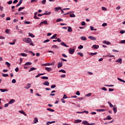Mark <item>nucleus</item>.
Here are the masks:
<instances>
[{
    "mask_svg": "<svg viewBox=\"0 0 125 125\" xmlns=\"http://www.w3.org/2000/svg\"><path fill=\"white\" fill-rule=\"evenodd\" d=\"M12 83H16V80H15V79H13V80H12Z\"/></svg>",
    "mask_w": 125,
    "mask_h": 125,
    "instance_id": "58",
    "label": "nucleus"
},
{
    "mask_svg": "<svg viewBox=\"0 0 125 125\" xmlns=\"http://www.w3.org/2000/svg\"><path fill=\"white\" fill-rule=\"evenodd\" d=\"M78 48L79 49H83V45H80L79 46H78Z\"/></svg>",
    "mask_w": 125,
    "mask_h": 125,
    "instance_id": "42",
    "label": "nucleus"
},
{
    "mask_svg": "<svg viewBox=\"0 0 125 125\" xmlns=\"http://www.w3.org/2000/svg\"><path fill=\"white\" fill-rule=\"evenodd\" d=\"M108 104H109L110 107H114V105L113 104H112L111 103H110L109 102H108Z\"/></svg>",
    "mask_w": 125,
    "mask_h": 125,
    "instance_id": "49",
    "label": "nucleus"
},
{
    "mask_svg": "<svg viewBox=\"0 0 125 125\" xmlns=\"http://www.w3.org/2000/svg\"><path fill=\"white\" fill-rule=\"evenodd\" d=\"M52 48H59L58 46L56 45H54L52 46Z\"/></svg>",
    "mask_w": 125,
    "mask_h": 125,
    "instance_id": "43",
    "label": "nucleus"
},
{
    "mask_svg": "<svg viewBox=\"0 0 125 125\" xmlns=\"http://www.w3.org/2000/svg\"><path fill=\"white\" fill-rule=\"evenodd\" d=\"M96 111H97L98 112H104V111H105V109H97Z\"/></svg>",
    "mask_w": 125,
    "mask_h": 125,
    "instance_id": "32",
    "label": "nucleus"
},
{
    "mask_svg": "<svg viewBox=\"0 0 125 125\" xmlns=\"http://www.w3.org/2000/svg\"><path fill=\"white\" fill-rule=\"evenodd\" d=\"M67 98H68V97H67V95H64L63 97H62V99H67Z\"/></svg>",
    "mask_w": 125,
    "mask_h": 125,
    "instance_id": "51",
    "label": "nucleus"
},
{
    "mask_svg": "<svg viewBox=\"0 0 125 125\" xmlns=\"http://www.w3.org/2000/svg\"><path fill=\"white\" fill-rule=\"evenodd\" d=\"M57 36V34L54 35L53 36H52L51 37V38H50L51 40H53V39H55V38H56Z\"/></svg>",
    "mask_w": 125,
    "mask_h": 125,
    "instance_id": "39",
    "label": "nucleus"
},
{
    "mask_svg": "<svg viewBox=\"0 0 125 125\" xmlns=\"http://www.w3.org/2000/svg\"><path fill=\"white\" fill-rule=\"evenodd\" d=\"M12 3V0H9L8 2H7L8 4H11Z\"/></svg>",
    "mask_w": 125,
    "mask_h": 125,
    "instance_id": "63",
    "label": "nucleus"
},
{
    "mask_svg": "<svg viewBox=\"0 0 125 125\" xmlns=\"http://www.w3.org/2000/svg\"><path fill=\"white\" fill-rule=\"evenodd\" d=\"M117 79L120 82H121L122 83H125V81L123 80V79H122V78H118Z\"/></svg>",
    "mask_w": 125,
    "mask_h": 125,
    "instance_id": "26",
    "label": "nucleus"
},
{
    "mask_svg": "<svg viewBox=\"0 0 125 125\" xmlns=\"http://www.w3.org/2000/svg\"><path fill=\"white\" fill-rule=\"evenodd\" d=\"M20 55L21 56H23V57H26V56H27V54L24 53H21Z\"/></svg>",
    "mask_w": 125,
    "mask_h": 125,
    "instance_id": "37",
    "label": "nucleus"
},
{
    "mask_svg": "<svg viewBox=\"0 0 125 125\" xmlns=\"http://www.w3.org/2000/svg\"><path fill=\"white\" fill-rule=\"evenodd\" d=\"M59 10H61V7H57L55 8V11L56 12H58V11H59Z\"/></svg>",
    "mask_w": 125,
    "mask_h": 125,
    "instance_id": "9",
    "label": "nucleus"
},
{
    "mask_svg": "<svg viewBox=\"0 0 125 125\" xmlns=\"http://www.w3.org/2000/svg\"><path fill=\"white\" fill-rule=\"evenodd\" d=\"M113 110L114 112V114H116L117 113V106L116 105H114L113 108Z\"/></svg>",
    "mask_w": 125,
    "mask_h": 125,
    "instance_id": "17",
    "label": "nucleus"
},
{
    "mask_svg": "<svg viewBox=\"0 0 125 125\" xmlns=\"http://www.w3.org/2000/svg\"><path fill=\"white\" fill-rule=\"evenodd\" d=\"M25 9V7H20L18 9V11H21V10H23V9Z\"/></svg>",
    "mask_w": 125,
    "mask_h": 125,
    "instance_id": "40",
    "label": "nucleus"
},
{
    "mask_svg": "<svg viewBox=\"0 0 125 125\" xmlns=\"http://www.w3.org/2000/svg\"><path fill=\"white\" fill-rule=\"evenodd\" d=\"M30 87H31V83H28L27 84L26 87H24V88H25L26 89H29Z\"/></svg>",
    "mask_w": 125,
    "mask_h": 125,
    "instance_id": "11",
    "label": "nucleus"
},
{
    "mask_svg": "<svg viewBox=\"0 0 125 125\" xmlns=\"http://www.w3.org/2000/svg\"><path fill=\"white\" fill-rule=\"evenodd\" d=\"M28 35H29V36L31 37V38H35V35H33L32 33H29Z\"/></svg>",
    "mask_w": 125,
    "mask_h": 125,
    "instance_id": "31",
    "label": "nucleus"
},
{
    "mask_svg": "<svg viewBox=\"0 0 125 125\" xmlns=\"http://www.w3.org/2000/svg\"><path fill=\"white\" fill-rule=\"evenodd\" d=\"M37 123H39V119L37 117H35L33 120V124H37Z\"/></svg>",
    "mask_w": 125,
    "mask_h": 125,
    "instance_id": "7",
    "label": "nucleus"
},
{
    "mask_svg": "<svg viewBox=\"0 0 125 125\" xmlns=\"http://www.w3.org/2000/svg\"><path fill=\"white\" fill-rule=\"evenodd\" d=\"M61 44V45H62V46H65V47H69V46L66 44V43H64V42H62Z\"/></svg>",
    "mask_w": 125,
    "mask_h": 125,
    "instance_id": "15",
    "label": "nucleus"
},
{
    "mask_svg": "<svg viewBox=\"0 0 125 125\" xmlns=\"http://www.w3.org/2000/svg\"><path fill=\"white\" fill-rule=\"evenodd\" d=\"M70 17H71V18L76 17V15H75V14H71L70 15Z\"/></svg>",
    "mask_w": 125,
    "mask_h": 125,
    "instance_id": "45",
    "label": "nucleus"
},
{
    "mask_svg": "<svg viewBox=\"0 0 125 125\" xmlns=\"http://www.w3.org/2000/svg\"><path fill=\"white\" fill-rule=\"evenodd\" d=\"M92 48H94L95 49H98V48H99V45L96 44L93 45Z\"/></svg>",
    "mask_w": 125,
    "mask_h": 125,
    "instance_id": "8",
    "label": "nucleus"
},
{
    "mask_svg": "<svg viewBox=\"0 0 125 125\" xmlns=\"http://www.w3.org/2000/svg\"><path fill=\"white\" fill-rule=\"evenodd\" d=\"M103 27H106L107 26V23H104L102 24Z\"/></svg>",
    "mask_w": 125,
    "mask_h": 125,
    "instance_id": "60",
    "label": "nucleus"
},
{
    "mask_svg": "<svg viewBox=\"0 0 125 125\" xmlns=\"http://www.w3.org/2000/svg\"><path fill=\"white\" fill-rule=\"evenodd\" d=\"M51 65H52V63H46L43 64L42 66H51Z\"/></svg>",
    "mask_w": 125,
    "mask_h": 125,
    "instance_id": "18",
    "label": "nucleus"
},
{
    "mask_svg": "<svg viewBox=\"0 0 125 125\" xmlns=\"http://www.w3.org/2000/svg\"><path fill=\"white\" fill-rule=\"evenodd\" d=\"M23 42H25L27 43H29L30 42H32V39L30 38H24L23 39Z\"/></svg>",
    "mask_w": 125,
    "mask_h": 125,
    "instance_id": "1",
    "label": "nucleus"
},
{
    "mask_svg": "<svg viewBox=\"0 0 125 125\" xmlns=\"http://www.w3.org/2000/svg\"><path fill=\"white\" fill-rule=\"evenodd\" d=\"M106 120H112V117H111V116H110V115H108L106 118Z\"/></svg>",
    "mask_w": 125,
    "mask_h": 125,
    "instance_id": "44",
    "label": "nucleus"
},
{
    "mask_svg": "<svg viewBox=\"0 0 125 125\" xmlns=\"http://www.w3.org/2000/svg\"><path fill=\"white\" fill-rule=\"evenodd\" d=\"M68 52L69 54L73 55L75 53V49H72L70 48L68 49Z\"/></svg>",
    "mask_w": 125,
    "mask_h": 125,
    "instance_id": "2",
    "label": "nucleus"
},
{
    "mask_svg": "<svg viewBox=\"0 0 125 125\" xmlns=\"http://www.w3.org/2000/svg\"><path fill=\"white\" fill-rule=\"evenodd\" d=\"M29 52L31 54V55H32V56H35V55H36V54L33 53L32 51H29Z\"/></svg>",
    "mask_w": 125,
    "mask_h": 125,
    "instance_id": "35",
    "label": "nucleus"
},
{
    "mask_svg": "<svg viewBox=\"0 0 125 125\" xmlns=\"http://www.w3.org/2000/svg\"><path fill=\"white\" fill-rule=\"evenodd\" d=\"M65 77H66V75L65 74H62L61 75V78H65Z\"/></svg>",
    "mask_w": 125,
    "mask_h": 125,
    "instance_id": "64",
    "label": "nucleus"
},
{
    "mask_svg": "<svg viewBox=\"0 0 125 125\" xmlns=\"http://www.w3.org/2000/svg\"><path fill=\"white\" fill-rule=\"evenodd\" d=\"M96 54H97V52L90 53V55H91V56H95V55H96Z\"/></svg>",
    "mask_w": 125,
    "mask_h": 125,
    "instance_id": "33",
    "label": "nucleus"
},
{
    "mask_svg": "<svg viewBox=\"0 0 125 125\" xmlns=\"http://www.w3.org/2000/svg\"><path fill=\"white\" fill-rule=\"evenodd\" d=\"M88 38L90 40H91V41H96V38H95L94 36H90Z\"/></svg>",
    "mask_w": 125,
    "mask_h": 125,
    "instance_id": "5",
    "label": "nucleus"
},
{
    "mask_svg": "<svg viewBox=\"0 0 125 125\" xmlns=\"http://www.w3.org/2000/svg\"><path fill=\"white\" fill-rule=\"evenodd\" d=\"M74 124H80V123H82V120L80 119H78V120H76L74 121Z\"/></svg>",
    "mask_w": 125,
    "mask_h": 125,
    "instance_id": "10",
    "label": "nucleus"
},
{
    "mask_svg": "<svg viewBox=\"0 0 125 125\" xmlns=\"http://www.w3.org/2000/svg\"><path fill=\"white\" fill-rule=\"evenodd\" d=\"M5 33L6 34H9V29H6Z\"/></svg>",
    "mask_w": 125,
    "mask_h": 125,
    "instance_id": "59",
    "label": "nucleus"
},
{
    "mask_svg": "<svg viewBox=\"0 0 125 125\" xmlns=\"http://www.w3.org/2000/svg\"><path fill=\"white\" fill-rule=\"evenodd\" d=\"M82 41H86L87 40L86 37L84 36H82L80 38Z\"/></svg>",
    "mask_w": 125,
    "mask_h": 125,
    "instance_id": "27",
    "label": "nucleus"
},
{
    "mask_svg": "<svg viewBox=\"0 0 125 125\" xmlns=\"http://www.w3.org/2000/svg\"><path fill=\"white\" fill-rule=\"evenodd\" d=\"M87 74H88V75H90V76L93 75V73H92V72H89V71H88V72H87Z\"/></svg>",
    "mask_w": 125,
    "mask_h": 125,
    "instance_id": "57",
    "label": "nucleus"
},
{
    "mask_svg": "<svg viewBox=\"0 0 125 125\" xmlns=\"http://www.w3.org/2000/svg\"><path fill=\"white\" fill-rule=\"evenodd\" d=\"M91 96V93H88L85 95V96H86L87 97H89V96Z\"/></svg>",
    "mask_w": 125,
    "mask_h": 125,
    "instance_id": "48",
    "label": "nucleus"
},
{
    "mask_svg": "<svg viewBox=\"0 0 125 125\" xmlns=\"http://www.w3.org/2000/svg\"><path fill=\"white\" fill-rule=\"evenodd\" d=\"M41 79H42V80H48V77H46V76H42L41 77Z\"/></svg>",
    "mask_w": 125,
    "mask_h": 125,
    "instance_id": "30",
    "label": "nucleus"
},
{
    "mask_svg": "<svg viewBox=\"0 0 125 125\" xmlns=\"http://www.w3.org/2000/svg\"><path fill=\"white\" fill-rule=\"evenodd\" d=\"M107 56H108V57H115V56L112 55H111V54H108L107 55Z\"/></svg>",
    "mask_w": 125,
    "mask_h": 125,
    "instance_id": "54",
    "label": "nucleus"
},
{
    "mask_svg": "<svg viewBox=\"0 0 125 125\" xmlns=\"http://www.w3.org/2000/svg\"><path fill=\"white\" fill-rule=\"evenodd\" d=\"M35 70H37V68L36 67H31L29 70L28 72H32V71H35Z\"/></svg>",
    "mask_w": 125,
    "mask_h": 125,
    "instance_id": "22",
    "label": "nucleus"
},
{
    "mask_svg": "<svg viewBox=\"0 0 125 125\" xmlns=\"http://www.w3.org/2000/svg\"><path fill=\"white\" fill-rule=\"evenodd\" d=\"M76 95H78L80 96L81 95V93H80V92L79 91H78L76 93Z\"/></svg>",
    "mask_w": 125,
    "mask_h": 125,
    "instance_id": "61",
    "label": "nucleus"
},
{
    "mask_svg": "<svg viewBox=\"0 0 125 125\" xmlns=\"http://www.w3.org/2000/svg\"><path fill=\"white\" fill-rule=\"evenodd\" d=\"M42 24H44L45 25H47V24H48L47 23V21H46V20L42 21Z\"/></svg>",
    "mask_w": 125,
    "mask_h": 125,
    "instance_id": "34",
    "label": "nucleus"
},
{
    "mask_svg": "<svg viewBox=\"0 0 125 125\" xmlns=\"http://www.w3.org/2000/svg\"><path fill=\"white\" fill-rule=\"evenodd\" d=\"M44 15H50L51 14V12L46 11L45 13H43Z\"/></svg>",
    "mask_w": 125,
    "mask_h": 125,
    "instance_id": "24",
    "label": "nucleus"
},
{
    "mask_svg": "<svg viewBox=\"0 0 125 125\" xmlns=\"http://www.w3.org/2000/svg\"><path fill=\"white\" fill-rule=\"evenodd\" d=\"M43 85L48 86V85H49V82H48V81H45V82L43 83Z\"/></svg>",
    "mask_w": 125,
    "mask_h": 125,
    "instance_id": "13",
    "label": "nucleus"
},
{
    "mask_svg": "<svg viewBox=\"0 0 125 125\" xmlns=\"http://www.w3.org/2000/svg\"><path fill=\"white\" fill-rule=\"evenodd\" d=\"M31 22L28 21H24V24H27V25H29V24H30Z\"/></svg>",
    "mask_w": 125,
    "mask_h": 125,
    "instance_id": "53",
    "label": "nucleus"
},
{
    "mask_svg": "<svg viewBox=\"0 0 125 125\" xmlns=\"http://www.w3.org/2000/svg\"><path fill=\"white\" fill-rule=\"evenodd\" d=\"M103 43H104L105 44H107V45H109V44H111V42H107L106 41H103Z\"/></svg>",
    "mask_w": 125,
    "mask_h": 125,
    "instance_id": "20",
    "label": "nucleus"
},
{
    "mask_svg": "<svg viewBox=\"0 0 125 125\" xmlns=\"http://www.w3.org/2000/svg\"><path fill=\"white\" fill-rule=\"evenodd\" d=\"M78 55H80V56H81V57H83V53H82V52H78Z\"/></svg>",
    "mask_w": 125,
    "mask_h": 125,
    "instance_id": "41",
    "label": "nucleus"
},
{
    "mask_svg": "<svg viewBox=\"0 0 125 125\" xmlns=\"http://www.w3.org/2000/svg\"><path fill=\"white\" fill-rule=\"evenodd\" d=\"M22 2H23V0H20L19 3L16 5V7H18V6H20L21 5Z\"/></svg>",
    "mask_w": 125,
    "mask_h": 125,
    "instance_id": "6",
    "label": "nucleus"
},
{
    "mask_svg": "<svg viewBox=\"0 0 125 125\" xmlns=\"http://www.w3.org/2000/svg\"><path fill=\"white\" fill-rule=\"evenodd\" d=\"M57 22H61V21H63L62 19H57Z\"/></svg>",
    "mask_w": 125,
    "mask_h": 125,
    "instance_id": "47",
    "label": "nucleus"
},
{
    "mask_svg": "<svg viewBox=\"0 0 125 125\" xmlns=\"http://www.w3.org/2000/svg\"><path fill=\"white\" fill-rule=\"evenodd\" d=\"M47 111H49L50 112H54V109H52L50 108H46Z\"/></svg>",
    "mask_w": 125,
    "mask_h": 125,
    "instance_id": "36",
    "label": "nucleus"
},
{
    "mask_svg": "<svg viewBox=\"0 0 125 125\" xmlns=\"http://www.w3.org/2000/svg\"><path fill=\"white\" fill-rule=\"evenodd\" d=\"M49 41H50L49 40L47 39V40L44 41L43 42V43H45V42H49Z\"/></svg>",
    "mask_w": 125,
    "mask_h": 125,
    "instance_id": "55",
    "label": "nucleus"
},
{
    "mask_svg": "<svg viewBox=\"0 0 125 125\" xmlns=\"http://www.w3.org/2000/svg\"><path fill=\"white\" fill-rule=\"evenodd\" d=\"M55 121H51V122H47L46 124L47 125H51V124H54Z\"/></svg>",
    "mask_w": 125,
    "mask_h": 125,
    "instance_id": "23",
    "label": "nucleus"
},
{
    "mask_svg": "<svg viewBox=\"0 0 125 125\" xmlns=\"http://www.w3.org/2000/svg\"><path fill=\"white\" fill-rule=\"evenodd\" d=\"M5 64V65H7L8 67H10L11 66L10 63H9L8 62H6Z\"/></svg>",
    "mask_w": 125,
    "mask_h": 125,
    "instance_id": "38",
    "label": "nucleus"
},
{
    "mask_svg": "<svg viewBox=\"0 0 125 125\" xmlns=\"http://www.w3.org/2000/svg\"><path fill=\"white\" fill-rule=\"evenodd\" d=\"M45 70L47 71V72H50V71H52V69L51 68L47 67H45Z\"/></svg>",
    "mask_w": 125,
    "mask_h": 125,
    "instance_id": "12",
    "label": "nucleus"
},
{
    "mask_svg": "<svg viewBox=\"0 0 125 125\" xmlns=\"http://www.w3.org/2000/svg\"><path fill=\"white\" fill-rule=\"evenodd\" d=\"M125 30H121L120 32V34H125Z\"/></svg>",
    "mask_w": 125,
    "mask_h": 125,
    "instance_id": "62",
    "label": "nucleus"
},
{
    "mask_svg": "<svg viewBox=\"0 0 125 125\" xmlns=\"http://www.w3.org/2000/svg\"><path fill=\"white\" fill-rule=\"evenodd\" d=\"M119 43H125V40H122Z\"/></svg>",
    "mask_w": 125,
    "mask_h": 125,
    "instance_id": "52",
    "label": "nucleus"
},
{
    "mask_svg": "<svg viewBox=\"0 0 125 125\" xmlns=\"http://www.w3.org/2000/svg\"><path fill=\"white\" fill-rule=\"evenodd\" d=\"M59 73H63L64 74H66V71L64 69H61L59 71Z\"/></svg>",
    "mask_w": 125,
    "mask_h": 125,
    "instance_id": "28",
    "label": "nucleus"
},
{
    "mask_svg": "<svg viewBox=\"0 0 125 125\" xmlns=\"http://www.w3.org/2000/svg\"><path fill=\"white\" fill-rule=\"evenodd\" d=\"M123 60L122 59V58H119L118 60L115 61V62H116V63H119V64H122Z\"/></svg>",
    "mask_w": 125,
    "mask_h": 125,
    "instance_id": "4",
    "label": "nucleus"
},
{
    "mask_svg": "<svg viewBox=\"0 0 125 125\" xmlns=\"http://www.w3.org/2000/svg\"><path fill=\"white\" fill-rule=\"evenodd\" d=\"M0 91L1 92H5L6 91H8V89H0Z\"/></svg>",
    "mask_w": 125,
    "mask_h": 125,
    "instance_id": "19",
    "label": "nucleus"
},
{
    "mask_svg": "<svg viewBox=\"0 0 125 125\" xmlns=\"http://www.w3.org/2000/svg\"><path fill=\"white\" fill-rule=\"evenodd\" d=\"M72 27H71V26H68V29H67V32H72Z\"/></svg>",
    "mask_w": 125,
    "mask_h": 125,
    "instance_id": "29",
    "label": "nucleus"
},
{
    "mask_svg": "<svg viewBox=\"0 0 125 125\" xmlns=\"http://www.w3.org/2000/svg\"><path fill=\"white\" fill-rule=\"evenodd\" d=\"M19 113H20L21 114H22V115H23L24 116H27V114H26V113H25V112H24V111L23 110H20L19 111Z\"/></svg>",
    "mask_w": 125,
    "mask_h": 125,
    "instance_id": "16",
    "label": "nucleus"
},
{
    "mask_svg": "<svg viewBox=\"0 0 125 125\" xmlns=\"http://www.w3.org/2000/svg\"><path fill=\"white\" fill-rule=\"evenodd\" d=\"M83 125H94V123H91V124H89L88 122H87V121H84L82 122Z\"/></svg>",
    "mask_w": 125,
    "mask_h": 125,
    "instance_id": "3",
    "label": "nucleus"
},
{
    "mask_svg": "<svg viewBox=\"0 0 125 125\" xmlns=\"http://www.w3.org/2000/svg\"><path fill=\"white\" fill-rule=\"evenodd\" d=\"M25 66H30L32 65V62H27L24 64Z\"/></svg>",
    "mask_w": 125,
    "mask_h": 125,
    "instance_id": "25",
    "label": "nucleus"
},
{
    "mask_svg": "<svg viewBox=\"0 0 125 125\" xmlns=\"http://www.w3.org/2000/svg\"><path fill=\"white\" fill-rule=\"evenodd\" d=\"M102 90H104V91H107V88H106V87H104L102 88Z\"/></svg>",
    "mask_w": 125,
    "mask_h": 125,
    "instance_id": "56",
    "label": "nucleus"
},
{
    "mask_svg": "<svg viewBox=\"0 0 125 125\" xmlns=\"http://www.w3.org/2000/svg\"><path fill=\"white\" fill-rule=\"evenodd\" d=\"M2 77H8L9 75L8 74H5L2 73Z\"/></svg>",
    "mask_w": 125,
    "mask_h": 125,
    "instance_id": "46",
    "label": "nucleus"
},
{
    "mask_svg": "<svg viewBox=\"0 0 125 125\" xmlns=\"http://www.w3.org/2000/svg\"><path fill=\"white\" fill-rule=\"evenodd\" d=\"M15 102V100L14 99H11L10 101L8 102L9 104H13Z\"/></svg>",
    "mask_w": 125,
    "mask_h": 125,
    "instance_id": "14",
    "label": "nucleus"
},
{
    "mask_svg": "<svg viewBox=\"0 0 125 125\" xmlns=\"http://www.w3.org/2000/svg\"><path fill=\"white\" fill-rule=\"evenodd\" d=\"M62 66H63V64L62 63V62H60L58 63V68H61V67H62Z\"/></svg>",
    "mask_w": 125,
    "mask_h": 125,
    "instance_id": "21",
    "label": "nucleus"
},
{
    "mask_svg": "<svg viewBox=\"0 0 125 125\" xmlns=\"http://www.w3.org/2000/svg\"><path fill=\"white\" fill-rule=\"evenodd\" d=\"M56 87V85L55 84H52L51 86V88H55Z\"/></svg>",
    "mask_w": 125,
    "mask_h": 125,
    "instance_id": "50",
    "label": "nucleus"
}]
</instances>
